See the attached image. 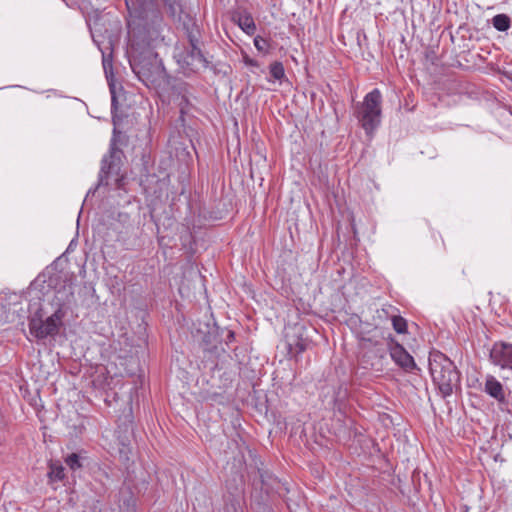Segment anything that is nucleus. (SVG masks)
I'll use <instances>...</instances> for the list:
<instances>
[{"label":"nucleus","mask_w":512,"mask_h":512,"mask_svg":"<svg viewBox=\"0 0 512 512\" xmlns=\"http://www.w3.org/2000/svg\"><path fill=\"white\" fill-rule=\"evenodd\" d=\"M103 68H104L106 78L108 81V85H109V90H110V94H111V110L113 112V111L117 110L118 101H117V97H116L115 84L113 83L112 72H110L111 76H109V74H108V70L112 69V62L105 55H103Z\"/></svg>","instance_id":"nucleus-12"},{"label":"nucleus","mask_w":512,"mask_h":512,"mask_svg":"<svg viewBox=\"0 0 512 512\" xmlns=\"http://www.w3.org/2000/svg\"><path fill=\"white\" fill-rule=\"evenodd\" d=\"M190 44L191 49L182 56L179 62H181L183 67H186L191 72L207 68L209 62L197 46V41L190 38Z\"/></svg>","instance_id":"nucleus-7"},{"label":"nucleus","mask_w":512,"mask_h":512,"mask_svg":"<svg viewBox=\"0 0 512 512\" xmlns=\"http://www.w3.org/2000/svg\"><path fill=\"white\" fill-rule=\"evenodd\" d=\"M74 301V287L71 282H68L54 290L53 297L44 306L49 307V309L54 310L59 313V315L65 317Z\"/></svg>","instance_id":"nucleus-5"},{"label":"nucleus","mask_w":512,"mask_h":512,"mask_svg":"<svg viewBox=\"0 0 512 512\" xmlns=\"http://www.w3.org/2000/svg\"><path fill=\"white\" fill-rule=\"evenodd\" d=\"M133 72L138 76L139 80L142 81L145 85H149V83L154 82V75L152 72L145 69L143 65L139 64H131Z\"/></svg>","instance_id":"nucleus-13"},{"label":"nucleus","mask_w":512,"mask_h":512,"mask_svg":"<svg viewBox=\"0 0 512 512\" xmlns=\"http://www.w3.org/2000/svg\"><path fill=\"white\" fill-rule=\"evenodd\" d=\"M48 476L53 481H61L65 477L64 467L59 463H51Z\"/></svg>","instance_id":"nucleus-16"},{"label":"nucleus","mask_w":512,"mask_h":512,"mask_svg":"<svg viewBox=\"0 0 512 512\" xmlns=\"http://www.w3.org/2000/svg\"><path fill=\"white\" fill-rule=\"evenodd\" d=\"M392 360L407 372L417 369L414 358L399 343H393L389 348Z\"/></svg>","instance_id":"nucleus-8"},{"label":"nucleus","mask_w":512,"mask_h":512,"mask_svg":"<svg viewBox=\"0 0 512 512\" xmlns=\"http://www.w3.org/2000/svg\"><path fill=\"white\" fill-rule=\"evenodd\" d=\"M354 115L366 135L373 136L382 119V94L378 88L364 96L362 102L355 106Z\"/></svg>","instance_id":"nucleus-2"},{"label":"nucleus","mask_w":512,"mask_h":512,"mask_svg":"<svg viewBox=\"0 0 512 512\" xmlns=\"http://www.w3.org/2000/svg\"><path fill=\"white\" fill-rule=\"evenodd\" d=\"M232 20L240 27V29L247 35L251 36L256 31V24L254 19L247 10L237 9L232 13Z\"/></svg>","instance_id":"nucleus-9"},{"label":"nucleus","mask_w":512,"mask_h":512,"mask_svg":"<svg viewBox=\"0 0 512 512\" xmlns=\"http://www.w3.org/2000/svg\"><path fill=\"white\" fill-rule=\"evenodd\" d=\"M269 74L275 81H281L285 78L284 66L281 62L275 61L269 66Z\"/></svg>","instance_id":"nucleus-15"},{"label":"nucleus","mask_w":512,"mask_h":512,"mask_svg":"<svg viewBox=\"0 0 512 512\" xmlns=\"http://www.w3.org/2000/svg\"><path fill=\"white\" fill-rule=\"evenodd\" d=\"M484 392L498 403H505L506 396L502 383L493 375H487L485 378Z\"/></svg>","instance_id":"nucleus-10"},{"label":"nucleus","mask_w":512,"mask_h":512,"mask_svg":"<svg viewBox=\"0 0 512 512\" xmlns=\"http://www.w3.org/2000/svg\"><path fill=\"white\" fill-rule=\"evenodd\" d=\"M489 358L494 366L502 370H512V344L495 342L490 349Z\"/></svg>","instance_id":"nucleus-6"},{"label":"nucleus","mask_w":512,"mask_h":512,"mask_svg":"<svg viewBox=\"0 0 512 512\" xmlns=\"http://www.w3.org/2000/svg\"><path fill=\"white\" fill-rule=\"evenodd\" d=\"M94 191H95V190L90 189V190L87 192L86 197H88L91 193L93 194V193H94Z\"/></svg>","instance_id":"nucleus-23"},{"label":"nucleus","mask_w":512,"mask_h":512,"mask_svg":"<svg viewBox=\"0 0 512 512\" xmlns=\"http://www.w3.org/2000/svg\"><path fill=\"white\" fill-rule=\"evenodd\" d=\"M288 345H289L291 351H293V349H294L295 353H301V352L305 351L307 348L306 341H304L302 339L297 340L296 342H292L289 340Z\"/></svg>","instance_id":"nucleus-19"},{"label":"nucleus","mask_w":512,"mask_h":512,"mask_svg":"<svg viewBox=\"0 0 512 512\" xmlns=\"http://www.w3.org/2000/svg\"><path fill=\"white\" fill-rule=\"evenodd\" d=\"M187 104H188V99L185 96H183L182 97V101L180 103V107H181L180 110H181L182 113L184 112L185 107H186Z\"/></svg>","instance_id":"nucleus-22"},{"label":"nucleus","mask_w":512,"mask_h":512,"mask_svg":"<svg viewBox=\"0 0 512 512\" xmlns=\"http://www.w3.org/2000/svg\"><path fill=\"white\" fill-rule=\"evenodd\" d=\"M254 46L259 52L267 53L269 45L266 39L261 36H256L254 38Z\"/></svg>","instance_id":"nucleus-20"},{"label":"nucleus","mask_w":512,"mask_h":512,"mask_svg":"<svg viewBox=\"0 0 512 512\" xmlns=\"http://www.w3.org/2000/svg\"><path fill=\"white\" fill-rule=\"evenodd\" d=\"M429 372L443 398L449 397L460 386V372L454 362L440 351L429 354Z\"/></svg>","instance_id":"nucleus-1"},{"label":"nucleus","mask_w":512,"mask_h":512,"mask_svg":"<svg viewBox=\"0 0 512 512\" xmlns=\"http://www.w3.org/2000/svg\"><path fill=\"white\" fill-rule=\"evenodd\" d=\"M392 325L397 333H405L407 331V323L401 316H394L392 318Z\"/></svg>","instance_id":"nucleus-18"},{"label":"nucleus","mask_w":512,"mask_h":512,"mask_svg":"<svg viewBox=\"0 0 512 512\" xmlns=\"http://www.w3.org/2000/svg\"><path fill=\"white\" fill-rule=\"evenodd\" d=\"M64 316L47 306H41L29 319V331L37 339L54 336L63 325Z\"/></svg>","instance_id":"nucleus-3"},{"label":"nucleus","mask_w":512,"mask_h":512,"mask_svg":"<svg viewBox=\"0 0 512 512\" xmlns=\"http://www.w3.org/2000/svg\"><path fill=\"white\" fill-rule=\"evenodd\" d=\"M65 463L72 471H76L82 467L80 456L76 453L68 455L65 459Z\"/></svg>","instance_id":"nucleus-17"},{"label":"nucleus","mask_w":512,"mask_h":512,"mask_svg":"<svg viewBox=\"0 0 512 512\" xmlns=\"http://www.w3.org/2000/svg\"><path fill=\"white\" fill-rule=\"evenodd\" d=\"M133 6L140 18H147L149 13L152 15L159 14L161 7H164L173 19H180L182 13L181 0H136Z\"/></svg>","instance_id":"nucleus-4"},{"label":"nucleus","mask_w":512,"mask_h":512,"mask_svg":"<svg viewBox=\"0 0 512 512\" xmlns=\"http://www.w3.org/2000/svg\"><path fill=\"white\" fill-rule=\"evenodd\" d=\"M493 27L500 32H505L511 27V18L507 14H497L492 18Z\"/></svg>","instance_id":"nucleus-14"},{"label":"nucleus","mask_w":512,"mask_h":512,"mask_svg":"<svg viewBox=\"0 0 512 512\" xmlns=\"http://www.w3.org/2000/svg\"><path fill=\"white\" fill-rule=\"evenodd\" d=\"M244 63L248 66L258 67V62L248 56L244 57Z\"/></svg>","instance_id":"nucleus-21"},{"label":"nucleus","mask_w":512,"mask_h":512,"mask_svg":"<svg viewBox=\"0 0 512 512\" xmlns=\"http://www.w3.org/2000/svg\"><path fill=\"white\" fill-rule=\"evenodd\" d=\"M118 153L116 149L111 148L110 154L108 156H104L101 163V169L99 173V183L98 185H108V176L113 169L114 166V158Z\"/></svg>","instance_id":"nucleus-11"},{"label":"nucleus","mask_w":512,"mask_h":512,"mask_svg":"<svg viewBox=\"0 0 512 512\" xmlns=\"http://www.w3.org/2000/svg\"><path fill=\"white\" fill-rule=\"evenodd\" d=\"M233 336H234L233 332H230L229 337H233Z\"/></svg>","instance_id":"nucleus-24"}]
</instances>
